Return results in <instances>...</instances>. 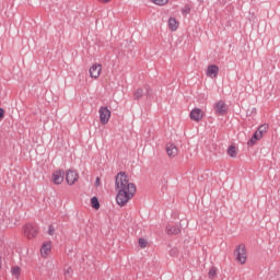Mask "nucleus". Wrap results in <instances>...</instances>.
<instances>
[{
	"instance_id": "13",
	"label": "nucleus",
	"mask_w": 280,
	"mask_h": 280,
	"mask_svg": "<svg viewBox=\"0 0 280 280\" xmlns=\"http://www.w3.org/2000/svg\"><path fill=\"white\" fill-rule=\"evenodd\" d=\"M167 235H178L180 233V226L178 225H166Z\"/></svg>"
},
{
	"instance_id": "8",
	"label": "nucleus",
	"mask_w": 280,
	"mask_h": 280,
	"mask_svg": "<svg viewBox=\"0 0 280 280\" xmlns=\"http://www.w3.org/2000/svg\"><path fill=\"white\" fill-rule=\"evenodd\" d=\"M102 73V65L100 63H94L91 68H90V75L91 78H94V80H97V78H100V74Z\"/></svg>"
},
{
	"instance_id": "19",
	"label": "nucleus",
	"mask_w": 280,
	"mask_h": 280,
	"mask_svg": "<svg viewBox=\"0 0 280 280\" xmlns=\"http://www.w3.org/2000/svg\"><path fill=\"white\" fill-rule=\"evenodd\" d=\"M11 275L19 278L21 276V267L14 266L11 268Z\"/></svg>"
},
{
	"instance_id": "16",
	"label": "nucleus",
	"mask_w": 280,
	"mask_h": 280,
	"mask_svg": "<svg viewBox=\"0 0 280 280\" xmlns=\"http://www.w3.org/2000/svg\"><path fill=\"white\" fill-rule=\"evenodd\" d=\"M51 250V245L50 244H44L42 246L40 253L43 255V257L49 255V252Z\"/></svg>"
},
{
	"instance_id": "5",
	"label": "nucleus",
	"mask_w": 280,
	"mask_h": 280,
	"mask_svg": "<svg viewBox=\"0 0 280 280\" xmlns=\"http://www.w3.org/2000/svg\"><path fill=\"white\" fill-rule=\"evenodd\" d=\"M214 108V113L221 117H224V115H226V103H224V101H219L217 103H214L213 105Z\"/></svg>"
},
{
	"instance_id": "2",
	"label": "nucleus",
	"mask_w": 280,
	"mask_h": 280,
	"mask_svg": "<svg viewBox=\"0 0 280 280\" xmlns=\"http://www.w3.org/2000/svg\"><path fill=\"white\" fill-rule=\"evenodd\" d=\"M235 259L238 264H246V245L241 244L234 250Z\"/></svg>"
},
{
	"instance_id": "18",
	"label": "nucleus",
	"mask_w": 280,
	"mask_h": 280,
	"mask_svg": "<svg viewBox=\"0 0 280 280\" xmlns=\"http://www.w3.org/2000/svg\"><path fill=\"white\" fill-rule=\"evenodd\" d=\"M268 131V125L264 124L260 127H258V130L256 131L260 137H264L265 132Z\"/></svg>"
},
{
	"instance_id": "14",
	"label": "nucleus",
	"mask_w": 280,
	"mask_h": 280,
	"mask_svg": "<svg viewBox=\"0 0 280 280\" xmlns=\"http://www.w3.org/2000/svg\"><path fill=\"white\" fill-rule=\"evenodd\" d=\"M259 139H261V136L255 131L252 138L248 140L247 145L253 148V145H255Z\"/></svg>"
},
{
	"instance_id": "10",
	"label": "nucleus",
	"mask_w": 280,
	"mask_h": 280,
	"mask_svg": "<svg viewBox=\"0 0 280 280\" xmlns=\"http://www.w3.org/2000/svg\"><path fill=\"white\" fill-rule=\"evenodd\" d=\"M166 153L170 156V159H174V156L178 154V148L174 143H167Z\"/></svg>"
},
{
	"instance_id": "6",
	"label": "nucleus",
	"mask_w": 280,
	"mask_h": 280,
	"mask_svg": "<svg viewBox=\"0 0 280 280\" xmlns=\"http://www.w3.org/2000/svg\"><path fill=\"white\" fill-rule=\"evenodd\" d=\"M101 124L106 125L110 120V109L108 107H100Z\"/></svg>"
},
{
	"instance_id": "15",
	"label": "nucleus",
	"mask_w": 280,
	"mask_h": 280,
	"mask_svg": "<svg viewBox=\"0 0 280 280\" xmlns=\"http://www.w3.org/2000/svg\"><path fill=\"white\" fill-rule=\"evenodd\" d=\"M168 27L171 32H176L178 30V21H176L174 18L168 19Z\"/></svg>"
},
{
	"instance_id": "27",
	"label": "nucleus",
	"mask_w": 280,
	"mask_h": 280,
	"mask_svg": "<svg viewBox=\"0 0 280 280\" xmlns=\"http://www.w3.org/2000/svg\"><path fill=\"white\" fill-rule=\"evenodd\" d=\"M176 255H178V249H177V248L171 249L170 256H171V257H176Z\"/></svg>"
},
{
	"instance_id": "25",
	"label": "nucleus",
	"mask_w": 280,
	"mask_h": 280,
	"mask_svg": "<svg viewBox=\"0 0 280 280\" xmlns=\"http://www.w3.org/2000/svg\"><path fill=\"white\" fill-rule=\"evenodd\" d=\"M73 275V269L71 267H69L66 271H65V277L69 278Z\"/></svg>"
},
{
	"instance_id": "12",
	"label": "nucleus",
	"mask_w": 280,
	"mask_h": 280,
	"mask_svg": "<svg viewBox=\"0 0 280 280\" xmlns=\"http://www.w3.org/2000/svg\"><path fill=\"white\" fill-rule=\"evenodd\" d=\"M190 119L192 121H200L202 119V110L200 108H195L190 112Z\"/></svg>"
},
{
	"instance_id": "24",
	"label": "nucleus",
	"mask_w": 280,
	"mask_h": 280,
	"mask_svg": "<svg viewBox=\"0 0 280 280\" xmlns=\"http://www.w3.org/2000/svg\"><path fill=\"white\" fill-rule=\"evenodd\" d=\"M155 5H165L170 0H152Z\"/></svg>"
},
{
	"instance_id": "26",
	"label": "nucleus",
	"mask_w": 280,
	"mask_h": 280,
	"mask_svg": "<svg viewBox=\"0 0 280 280\" xmlns=\"http://www.w3.org/2000/svg\"><path fill=\"white\" fill-rule=\"evenodd\" d=\"M54 233H56V228H54V225H49L48 235H54Z\"/></svg>"
},
{
	"instance_id": "29",
	"label": "nucleus",
	"mask_w": 280,
	"mask_h": 280,
	"mask_svg": "<svg viewBox=\"0 0 280 280\" xmlns=\"http://www.w3.org/2000/svg\"><path fill=\"white\" fill-rule=\"evenodd\" d=\"M95 185H96V187H100V177H96Z\"/></svg>"
},
{
	"instance_id": "7",
	"label": "nucleus",
	"mask_w": 280,
	"mask_h": 280,
	"mask_svg": "<svg viewBox=\"0 0 280 280\" xmlns=\"http://www.w3.org/2000/svg\"><path fill=\"white\" fill-rule=\"evenodd\" d=\"M78 178H79L78 172L73 170H69L68 172H66V180L68 185H75V182L78 180Z\"/></svg>"
},
{
	"instance_id": "28",
	"label": "nucleus",
	"mask_w": 280,
	"mask_h": 280,
	"mask_svg": "<svg viewBox=\"0 0 280 280\" xmlns=\"http://www.w3.org/2000/svg\"><path fill=\"white\" fill-rule=\"evenodd\" d=\"M5 115V110L0 107V119H3V116Z\"/></svg>"
},
{
	"instance_id": "11",
	"label": "nucleus",
	"mask_w": 280,
	"mask_h": 280,
	"mask_svg": "<svg viewBox=\"0 0 280 280\" xmlns=\"http://www.w3.org/2000/svg\"><path fill=\"white\" fill-rule=\"evenodd\" d=\"M218 73H220V68L215 65H210L207 70L208 78H218Z\"/></svg>"
},
{
	"instance_id": "23",
	"label": "nucleus",
	"mask_w": 280,
	"mask_h": 280,
	"mask_svg": "<svg viewBox=\"0 0 280 280\" xmlns=\"http://www.w3.org/2000/svg\"><path fill=\"white\" fill-rule=\"evenodd\" d=\"M139 246L140 248H145V246H148V241H145V238H139Z\"/></svg>"
},
{
	"instance_id": "4",
	"label": "nucleus",
	"mask_w": 280,
	"mask_h": 280,
	"mask_svg": "<svg viewBox=\"0 0 280 280\" xmlns=\"http://www.w3.org/2000/svg\"><path fill=\"white\" fill-rule=\"evenodd\" d=\"M38 233V226L36 224L28 223L24 226V235L32 240Z\"/></svg>"
},
{
	"instance_id": "20",
	"label": "nucleus",
	"mask_w": 280,
	"mask_h": 280,
	"mask_svg": "<svg viewBox=\"0 0 280 280\" xmlns=\"http://www.w3.org/2000/svg\"><path fill=\"white\" fill-rule=\"evenodd\" d=\"M91 206L93 209H100V199H97V197H92Z\"/></svg>"
},
{
	"instance_id": "30",
	"label": "nucleus",
	"mask_w": 280,
	"mask_h": 280,
	"mask_svg": "<svg viewBox=\"0 0 280 280\" xmlns=\"http://www.w3.org/2000/svg\"><path fill=\"white\" fill-rule=\"evenodd\" d=\"M101 3H108L110 0H98Z\"/></svg>"
},
{
	"instance_id": "17",
	"label": "nucleus",
	"mask_w": 280,
	"mask_h": 280,
	"mask_svg": "<svg viewBox=\"0 0 280 280\" xmlns=\"http://www.w3.org/2000/svg\"><path fill=\"white\" fill-rule=\"evenodd\" d=\"M228 154L232 159H235V156H237V149L234 145H230L228 149Z\"/></svg>"
},
{
	"instance_id": "22",
	"label": "nucleus",
	"mask_w": 280,
	"mask_h": 280,
	"mask_svg": "<svg viewBox=\"0 0 280 280\" xmlns=\"http://www.w3.org/2000/svg\"><path fill=\"white\" fill-rule=\"evenodd\" d=\"M191 12V7H189V4H186L183 9H182V14L183 16H187V14H190Z\"/></svg>"
},
{
	"instance_id": "3",
	"label": "nucleus",
	"mask_w": 280,
	"mask_h": 280,
	"mask_svg": "<svg viewBox=\"0 0 280 280\" xmlns=\"http://www.w3.org/2000/svg\"><path fill=\"white\" fill-rule=\"evenodd\" d=\"M145 95L148 100L152 97V89H150L149 85L144 86V90L142 88H139L135 93H133V100H141Z\"/></svg>"
},
{
	"instance_id": "21",
	"label": "nucleus",
	"mask_w": 280,
	"mask_h": 280,
	"mask_svg": "<svg viewBox=\"0 0 280 280\" xmlns=\"http://www.w3.org/2000/svg\"><path fill=\"white\" fill-rule=\"evenodd\" d=\"M215 275H218V269L215 267H212L208 272V277L209 279H215Z\"/></svg>"
},
{
	"instance_id": "1",
	"label": "nucleus",
	"mask_w": 280,
	"mask_h": 280,
	"mask_svg": "<svg viewBox=\"0 0 280 280\" xmlns=\"http://www.w3.org/2000/svg\"><path fill=\"white\" fill-rule=\"evenodd\" d=\"M115 189L117 191L116 202L119 207H125L128 201L132 200L135 194H137V186L130 183L126 172H119L115 178Z\"/></svg>"
},
{
	"instance_id": "9",
	"label": "nucleus",
	"mask_w": 280,
	"mask_h": 280,
	"mask_svg": "<svg viewBox=\"0 0 280 280\" xmlns=\"http://www.w3.org/2000/svg\"><path fill=\"white\" fill-rule=\"evenodd\" d=\"M62 180H65V171L62 170L56 171L52 174V182L55 183V185H61Z\"/></svg>"
}]
</instances>
